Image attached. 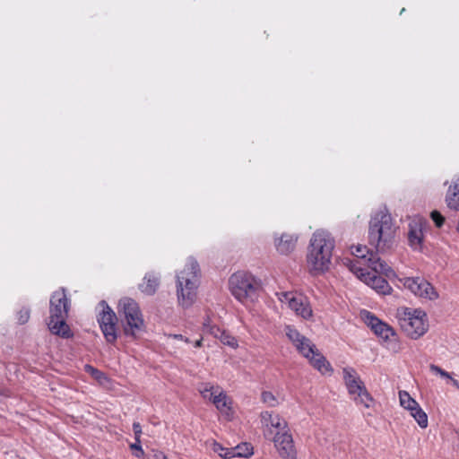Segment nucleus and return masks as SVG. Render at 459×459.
Wrapping results in <instances>:
<instances>
[{
	"label": "nucleus",
	"instance_id": "obj_1",
	"mask_svg": "<svg viewBox=\"0 0 459 459\" xmlns=\"http://www.w3.org/2000/svg\"><path fill=\"white\" fill-rule=\"evenodd\" d=\"M335 247L334 238L324 230H316L311 239L307 256V264L311 271L323 273L329 269Z\"/></svg>",
	"mask_w": 459,
	"mask_h": 459
},
{
	"label": "nucleus",
	"instance_id": "obj_2",
	"mask_svg": "<svg viewBox=\"0 0 459 459\" xmlns=\"http://www.w3.org/2000/svg\"><path fill=\"white\" fill-rule=\"evenodd\" d=\"M396 228L390 213L379 211L371 218L368 242L377 252L389 249L394 242Z\"/></svg>",
	"mask_w": 459,
	"mask_h": 459
},
{
	"label": "nucleus",
	"instance_id": "obj_3",
	"mask_svg": "<svg viewBox=\"0 0 459 459\" xmlns=\"http://www.w3.org/2000/svg\"><path fill=\"white\" fill-rule=\"evenodd\" d=\"M285 333L298 351L307 358L310 365L322 375L331 376L333 369L326 358L317 350L316 345L292 326H286Z\"/></svg>",
	"mask_w": 459,
	"mask_h": 459
},
{
	"label": "nucleus",
	"instance_id": "obj_4",
	"mask_svg": "<svg viewBox=\"0 0 459 459\" xmlns=\"http://www.w3.org/2000/svg\"><path fill=\"white\" fill-rule=\"evenodd\" d=\"M70 308V300L65 290L61 288L53 292L50 298V316L48 323L49 331L62 338L68 339L73 336L66 318Z\"/></svg>",
	"mask_w": 459,
	"mask_h": 459
},
{
	"label": "nucleus",
	"instance_id": "obj_5",
	"mask_svg": "<svg viewBox=\"0 0 459 459\" xmlns=\"http://www.w3.org/2000/svg\"><path fill=\"white\" fill-rule=\"evenodd\" d=\"M199 282V266L196 262H190L178 274L177 292L179 304L187 307L191 306L196 296Z\"/></svg>",
	"mask_w": 459,
	"mask_h": 459
},
{
	"label": "nucleus",
	"instance_id": "obj_6",
	"mask_svg": "<svg viewBox=\"0 0 459 459\" xmlns=\"http://www.w3.org/2000/svg\"><path fill=\"white\" fill-rule=\"evenodd\" d=\"M397 319L402 330L413 340L424 335L429 329L427 314L420 309L402 307L397 310Z\"/></svg>",
	"mask_w": 459,
	"mask_h": 459
},
{
	"label": "nucleus",
	"instance_id": "obj_7",
	"mask_svg": "<svg viewBox=\"0 0 459 459\" xmlns=\"http://www.w3.org/2000/svg\"><path fill=\"white\" fill-rule=\"evenodd\" d=\"M118 311L125 319L123 331L125 335L135 339L145 329L143 316L138 303L130 298L120 299Z\"/></svg>",
	"mask_w": 459,
	"mask_h": 459
},
{
	"label": "nucleus",
	"instance_id": "obj_8",
	"mask_svg": "<svg viewBox=\"0 0 459 459\" xmlns=\"http://www.w3.org/2000/svg\"><path fill=\"white\" fill-rule=\"evenodd\" d=\"M343 380L349 394L352 397L356 404H361L365 408H370L374 399L368 392L363 381L357 371L351 367L342 369Z\"/></svg>",
	"mask_w": 459,
	"mask_h": 459
},
{
	"label": "nucleus",
	"instance_id": "obj_9",
	"mask_svg": "<svg viewBox=\"0 0 459 459\" xmlns=\"http://www.w3.org/2000/svg\"><path fill=\"white\" fill-rule=\"evenodd\" d=\"M232 295L241 303L252 299L257 290V282L249 273L238 272L230 278Z\"/></svg>",
	"mask_w": 459,
	"mask_h": 459
},
{
	"label": "nucleus",
	"instance_id": "obj_10",
	"mask_svg": "<svg viewBox=\"0 0 459 459\" xmlns=\"http://www.w3.org/2000/svg\"><path fill=\"white\" fill-rule=\"evenodd\" d=\"M403 287L414 296L426 300H436L439 295L435 287L422 277H403L398 278Z\"/></svg>",
	"mask_w": 459,
	"mask_h": 459
},
{
	"label": "nucleus",
	"instance_id": "obj_11",
	"mask_svg": "<svg viewBox=\"0 0 459 459\" xmlns=\"http://www.w3.org/2000/svg\"><path fill=\"white\" fill-rule=\"evenodd\" d=\"M101 311L99 313L97 320L105 340L111 344L117 342V317L116 313L108 305L105 300H101L99 304Z\"/></svg>",
	"mask_w": 459,
	"mask_h": 459
},
{
	"label": "nucleus",
	"instance_id": "obj_12",
	"mask_svg": "<svg viewBox=\"0 0 459 459\" xmlns=\"http://www.w3.org/2000/svg\"><path fill=\"white\" fill-rule=\"evenodd\" d=\"M277 295L279 300L288 305L297 316L304 319H309L313 316V310L307 297L291 291L281 292Z\"/></svg>",
	"mask_w": 459,
	"mask_h": 459
},
{
	"label": "nucleus",
	"instance_id": "obj_13",
	"mask_svg": "<svg viewBox=\"0 0 459 459\" xmlns=\"http://www.w3.org/2000/svg\"><path fill=\"white\" fill-rule=\"evenodd\" d=\"M351 254L368 263V267L376 272H380L384 275L388 276L392 272L391 267L386 262L382 260L377 253L370 251L367 246L357 245L351 247Z\"/></svg>",
	"mask_w": 459,
	"mask_h": 459
},
{
	"label": "nucleus",
	"instance_id": "obj_14",
	"mask_svg": "<svg viewBox=\"0 0 459 459\" xmlns=\"http://www.w3.org/2000/svg\"><path fill=\"white\" fill-rule=\"evenodd\" d=\"M361 317L374 333L384 342L391 341L392 338L396 336L394 329L388 324L377 318L373 313L363 310L361 312Z\"/></svg>",
	"mask_w": 459,
	"mask_h": 459
},
{
	"label": "nucleus",
	"instance_id": "obj_15",
	"mask_svg": "<svg viewBox=\"0 0 459 459\" xmlns=\"http://www.w3.org/2000/svg\"><path fill=\"white\" fill-rule=\"evenodd\" d=\"M260 418L264 435L266 438H273L276 432L288 430V422L279 414L265 411L261 412Z\"/></svg>",
	"mask_w": 459,
	"mask_h": 459
},
{
	"label": "nucleus",
	"instance_id": "obj_16",
	"mask_svg": "<svg viewBox=\"0 0 459 459\" xmlns=\"http://www.w3.org/2000/svg\"><path fill=\"white\" fill-rule=\"evenodd\" d=\"M273 440L281 459H297V449L289 430L276 432Z\"/></svg>",
	"mask_w": 459,
	"mask_h": 459
},
{
	"label": "nucleus",
	"instance_id": "obj_17",
	"mask_svg": "<svg viewBox=\"0 0 459 459\" xmlns=\"http://www.w3.org/2000/svg\"><path fill=\"white\" fill-rule=\"evenodd\" d=\"M359 271L360 273L359 277L361 279V281H363L367 285L370 286L377 293L383 295L390 293L392 288L388 281L380 275L383 274L382 273L376 272L374 270H372V272H365L363 269H359Z\"/></svg>",
	"mask_w": 459,
	"mask_h": 459
},
{
	"label": "nucleus",
	"instance_id": "obj_18",
	"mask_svg": "<svg viewBox=\"0 0 459 459\" xmlns=\"http://www.w3.org/2000/svg\"><path fill=\"white\" fill-rule=\"evenodd\" d=\"M206 402L212 403L215 408L224 415L227 420H230L233 416L232 399L227 394L221 386L218 385V389L213 392L211 398Z\"/></svg>",
	"mask_w": 459,
	"mask_h": 459
},
{
	"label": "nucleus",
	"instance_id": "obj_19",
	"mask_svg": "<svg viewBox=\"0 0 459 459\" xmlns=\"http://www.w3.org/2000/svg\"><path fill=\"white\" fill-rule=\"evenodd\" d=\"M298 236L290 233H282L274 238V246L278 253L288 255L294 251L298 242Z\"/></svg>",
	"mask_w": 459,
	"mask_h": 459
},
{
	"label": "nucleus",
	"instance_id": "obj_20",
	"mask_svg": "<svg viewBox=\"0 0 459 459\" xmlns=\"http://www.w3.org/2000/svg\"><path fill=\"white\" fill-rule=\"evenodd\" d=\"M423 239V232L420 225L417 223L410 224V230L408 233V240L410 246L415 249L419 250L421 248Z\"/></svg>",
	"mask_w": 459,
	"mask_h": 459
},
{
	"label": "nucleus",
	"instance_id": "obj_21",
	"mask_svg": "<svg viewBox=\"0 0 459 459\" xmlns=\"http://www.w3.org/2000/svg\"><path fill=\"white\" fill-rule=\"evenodd\" d=\"M446 201L449 208L459 210V178L449 186Z\"/></svg>",
	"mask_w": 459,
	"mask_h": 459
},
{
	"label": "nucleus",
	"instance_id": "obj_22",
	"mask_svg": "<svg viewBox=\"0 0 459 459\" xmlns=\"http://www.w3.org/2000/svg\"><path fill=\"white\" fill-rule=\"evenodd\" d=\"M160 285L159 278L154 274H147L143 279V283L141 286L142 291L152 295L156 292Z\"/></svg>",
	"mask_w": 459,
	"mask_h": 459
},
{
	"label": "nucleus",
	"instance_id": "obj_23",
	"mask_svg": "<svg viewBox=\"0 0 459 459\" xmlns=\"http://www.w3.org/2000/svg\"><path fill=\"white\" fill-rule=\"evenodd\" d=\"M410 415L415 420L420 428L427 429L429 426V418L427 413L420 407V403L409 411Z\"/></svg>",
	"mask_w": 459,
	"mask_h": 459
},
{
	"label": "nucleus",
	"instance_id": "obj_24",
	"mask_svg": "<svg viewBox=\"0 0 459 459\" xmlns=\"http://www.w3.org/2000/svg\"><path fill=\"white\" fill-rule=\"evenodd\" d=\"M233 458L242 457L249 458L254 454V447L250 443H241L235 447H232Z\"/></svg>",
	"mask_w": 459,
	"mask_h": 459
},
{
	"label": "nucleus",
	"instance_id": "obj_25",
	"mask_svg": "<svg viewBox=\"0 0 459 459\" xmlns=\"http://www.w3.org/2000/svg\"><path fill=\"white\" fill-rule=\"evenodd\" d=\"M211 449L219 455L220 457L223 459H231L233 458V450L232 447H224L221 444L217 442L216 440H212L210 443Z\"/></svg>",
	"mask_w": 459,
	"mask_h": 459
},
{
	"label": "nucleus",
	"instance_id": "obj_26",
	"mask_svg": "<svg viewBox=\"0 0 459 459\" xmlns=\"http://www.w3.org/2000/svg\"><path fill=\"white\" fill-rule=\"evenodd\" d=\"M198 393L202 396L204 401H207L208 398L212 397L213 392H216L218 389V385H214L211 382H202L197 385L196 387Z\"/></svg>",
	"mask_w": 459,
	"mask_h": 459
},
{
	"label": "nucleus",
	"instance_id": "obj_27",
	"mask_svg": "<svg viewBox=\"0 0 459 459\" xmlns=\"http://www.w3.org/2000/svg\"><path fill=\"white\" fill-rule=\"evenodd\" d=\"M399 402L400 405L408 411L419 404V403L406 391L399 392Z\"/></svg>",
	"mask_w": 459,
	"mask_h": 459
},
{
	"label": "nucleus",
	"instance_id": "obj_28",
	"mask_svg": "<svg viewBox=\"0 0 459 459\" xmlns=\"http://www.w3.org/2000/svg\"><path fill=\"white\" fill-rule=\"evenodd\" d=\"M203 326H204V333H210L218 339L220 338V336H221V334H223V332L225 331L224 329H222L217 325H212L210 318H207L204 322Z\"/></svg>",
	"mask_w": 459,
	"mask_h": 459
},
{
	"label": "nucleus",
	"instance_id": "obj_29",
	"mask_svg": "<svg viewBox=\"0 0 459 459\" xmlns=\"http://www.w3.org/2000/svg\"><path fill=\"white\" fill-rule=\"evenodd\" d=\"M85 372L89 373L94 379L99 381L100 383H103L108 379L105 373L99 370L98 368L92 367L91 365H85L84 367Z\"/></svg>",
	"mask_w": 459,
	"mask_h": 459
},
{
	"label": "nucleus",
	"instance_id": "obj_30",
	"mask_svg": "<svg viewBox=\"0 0 459 459\" xmlns=\"http://www.w3.org/2000/svg\"><path fill=\"white\" fill-rule=\"evenodd\" d=\"M261 400L264 403L267 404L268 406L274 407L278 404V400L275 397V395L269 392V391H264L261 394Z\"/></svg>",
	"mask_w": 459,
	"mask_h": 459
},
{
	"label": "nucleus",
	"instance_id": "obj_31",
	"mask_svg": "<svg viewBox=\"0 0 459 459\" xmlns=\"http://www.w3.org/2000/svg\"><path fill=\"white\" fill-rule=\"evenodd\" d=\"M219 339L223 344L231 348H237L238 346L237 339L226 331L223 332V334H221Z\"/></svg>",
	"mask_w": 459,
	"mask_h": 459
},
{
	"label": "nucleus",
	"instance_id": "obj_32",
	"mask_svg": "<svg viewBox=\"0 0 459 459\" xmlns=\"http://www.w3.org/2000/svg\"><path fill=\"white\" fill-rule=\"evenodd\" d=\"M143 459H168V456L161 450L151 449L143 455Z\"/></svg>",
	"mask_w": 459,
	"mask_h": 459
},
{
	"label": "nucleus",
	"instance_id": "obj_33",
	"mask_svg": "<svg viewBox=\"0 0 459 459\" xmlns=\"http://www.w3.org/2000/svg\"><path fill=\"white\" fill-rule=\"evenodd\" d=\"M430 217L437 228H440L443 226V224L445 222V218L439 212H437V211L431 212Z\"/></svg>",
	"mask_w": 459,
	"mask_h": 459
},
{
	"label": "nucleus",
	"instance_id": "obj_34",
	"mask_svg": "<svg viewBox=\"0 0 459 459\" xmlns=\"http://www.w3.org/2000/svg\"><path fill=\"white\" fill-rule=\"evenodd\" d=\"M130 448L132 450H134L135 452L134 453V455L136 456V457H141V456H143L145 454H144V451L142 447V445H141V439H135V442L134 444H131L130 445Z\"/></svg>",
	"mask_w": 459,
	"mask_h": 459
},
{
	"label": "nucleus",
	"instance_id": "obj_35",
	"mask_svg": "<svg viewBox=\"0 0 459 459\" xmlns=\"http://www.w3.org/2000/svg\"><path fill=\"white\" fill-rule=\"evenodd\" d=\"M429 368H430L431 372H433L435 374H437V375H439L442 377L451 378V376H450V374L447 371L442 369L440 367H438L437 365L431 364Z\"/></svg>",
	"mask_w": 459,
	"mask_h": 459
},
{
	"label": "nucleus",
	"instance_id": "obj_36",
	"mask_svg": "<svg viewBox=\"0 0 459 459\" xmlns=\"http://www.w3.org/2000/svg\"><path fill=\"white\" fill-rule=\"evenodd\" d=\"M133 430L134 433V438L135 439H141L142 435V426L139 422H134L133 423Z\"/></svg>",
	"mask_w": 459,
	"mask_h": 459
},
{
	"label": "nucleus",
	"instance_id": "obj_37",
	"mask_svg": "<svg viewBox=\"0 0 459 459\" xmlns=\"http://www.w3.org/2000/svg\"><path fill=\"white\" fill-rule=\"evenodd\" d=\"M29 318H30V313L28 310L20 311L19 317H18L20 324H25L29 320Z\"/></svg>",
	"mask_w": 459,
	"mask_h": 459
},
{
	"label": "nucleus",
	"instance_id": "obj_38",
	"mask_svg": "<svg viewBox=\"0 0 459 459\" xmlns=\"http://www.w3.org/2000/svg\"><path fill=\"white\" fill-rule=\"evenodd\" d=\"M169 337H171V338H174V339H177V340L184 341L186 343L190 342V340L188 338H186V337H184L182 334H169Z\"/></svg>",
	"mask_w": 459,
	"mask_h": 459
},
{
	"label": "nucleus",
	"instance_id": "obj_39",
	"mask_svg": "<svg viewBox=\"0 0 459 459\" xmlns=\"http://www.w3.org/2000/svg\"><path fill=\"white\" fill-rule=\"evenodd\" d=\"M194 345H195V348L202 347V345H203V338H200L199 340L195 341Z\"/></svg>",
	"mask_w": 459,
	"mask_h": 459
},
{
	"label": "nucleus",
	"instance_id": "obj_40",
	"mask_svg": "<svg viewBox=\"0 0 459 459\" xmlns=\"http://www.w3.org/2000/svg\"><path fill=\"white\" fill-rule=\"evenodd\" d=\"M450 379L452 380L453 385H454L455 386L459 387V383H458V381H457L456 379H454V378H452V377H451Z\"/></svg>",
	"mask_w": 459,
	"mask_h": 459
},
{
	"label": "nucleus",
	"instance_id": "obj_41",
	"mask_svg": "<svg viewBox=\"0 0 459 459\" xmlns=\"http://www.w3.org/2000/svg\"><path fill=\"white\" fill-rule=\"evenodd\" d=\"M457 230L459 231V221H458V224H457Z\"/></svg>",
	"mask_w": 459,
	"mask_h": 459
}]
</instances>
